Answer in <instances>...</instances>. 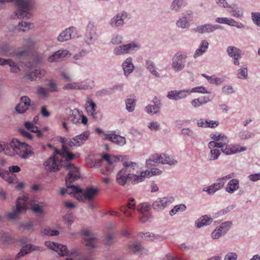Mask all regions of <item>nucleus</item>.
Listing matches in <instances>:
<instances>
[{
	"label": "nucleus",
	"instance_id": "obj_1",
	"mask_svg": "<svg viewBox=\"0 0 260 260\" xmlns=\"http://www.w3.org/2000/svg\"><path fill=\"white\" fill-rule=\"evenodd\" d=\"M79 157V153L73 154L64 145H62L61 150H58L56 149L53 155L46 159L43 163V166L48 171L56 172L62 167H65L67 169L68 165H74L68 162Z\"/></svg>",
	"mask_w": 260,
	"mask_h": 260
},
{
	"label": "nucleus",
	"instance_id": "obj_2",
	"mask_svg": "<svg viewBox=\"0 0 260 260\" xmlns=\"http://www.w3.org/2000/svg\"><path fill=\"white\" fill-rule=\"evenodd\" d=\"M6 153L9 155L17 154L23 159H27L34 155L30 146L16 139H13L7 146Z\"/></svg>",
	"mask_w": 260,
	"mask_h": 260
},
{
	"label": "nucleus",
	"instance_id": "obj_3",
	"mask_svg": "<svg viewBox=\"0 0 260 260\" xmlns=\"http://www.w3.org/2000/svg\"><path fill=\"white\" fill-rule=\"evenodd\" d=\"M69 189L68 192L73 193V197L80 201H91L94 200L100 192V189L96 187H87L84 189H81L78 186H72Z\"/></svg>",
	"mask_w": 260,
	"mask_h": 260
},
{
	"label": "nucleus",
	"instance_id": "obj_4",
	"mask_svg": "<svg viewBox=\"0 0 260 260\" xmlns=\"http://www.w3.org/2000/svg\"><path fill=\"white\" fill-rule=\"evenodd\" d=\"M67 170L69 171V173L66 177L67 189L62 188L60 190V193L61 195H63L66 193H67L73 196V193H70L68 192V191L69 189H70V191H71L72 189L70 187L75 186V185H72V182L80 178L79 169L74 165H68L67 166Z\"/></svg>",
	"mask_w": 260,
	"mask_h": 260
},
{
	"label": "nucleus",
	"instance_id": "obj_5",
	"mask_svg": "<svg viewBox=\"0 0 260 260\" xmlns=\"http://www.w3.org/2000/svg\"><path fill=\"white\" fill-rule=\"evenodd\" d=\"M176 162V160L170 157V156H166L164 154L161 155L155 154L151 155L146 161V166L151 167L156 164L173 165Z\"/></svg>",
	"mask_w": 260,
	"mask_h": 260
},
{
	"label": "nucleus",
	"instance_id": "obj_6",
	"mask_svg": "<svg viewBox=\"0 0 260 260\" xmlns=\"http://www.w3.org/2000/svg\"><path fill=\"white\" fill-rule=\"evenodd\" d=\"M27 201V196L24 195L19 197L17 201L16 210L8 213V217L9 219L12 220L15 219L19 213L25 212Z\"/></svg>",
	"mask_w": 260,
	"mask_h": 260
},
{
	"label": "nucleus",
	"instance_id": "obj_7",
	"mask_svg": "<svg viewBox=\"0 0 260 260\" xmlns=\"http://www.w3.org/2000/svg\"><path fill=\"white\" fill-rule=\"evenodd\" d=\"M188 92L208 93L203 86H199L192 88L190 91H171L168 92V97L171 99L178 100L185 98L187 96L186 93Z\"/></svg>",
	"mask_w": 260,
	"mask_h": 260
},
{
	"label": "nucleus",
	"instance_id": "obj_8",
	"mask_svg": "<svg viewBox=\"0 0 260 260\" xmlns=\"http://www.w3.org/2000/svg\"><path fill=\"white\" fill-rule=\"evenodd\" d=\"M45 244L47 247L57 252L61 256L68 255L69 253L73 256H77V251L72 250L71 251H69L65 245L58 244L51 241H46Z\"/></svg>",
	"mask_w": 260,
	"mask_h": 260
},
{
	"label": "nucleus",
	"instance_id": "obj_9",
	"mask_svg": "<svg viewBox=\"0 0 260 260\" xmlns=\"http://www.w3.org/2000/svg\"><path fill=\"white\" fill-rule=\"evenodd\" d=\"M88 137L89 133L85 132L79 135L76 136L68 142H66L64 138H62L61 142L62 143V145H64L67 149L68 146L69 147L80 146L88 139Z\"/></svg>",
	"mask_w": 260,
	"mask_h": 260
},
{
	"label": "nucleus",
	"instance_id": "obj_10",
	"mask_svg": "<svg viewBox=\"0 0 260 260\" xmlns=\"http://www.w3.org/2000/svg\"><path fill=\"white\" fill-rule=\"evenodd\" d=\"M187 56L185 54L177 53L173 58L172 68L175 71L182 70L185 66V59Z\"/></svg>",
	"mask_w": 260,
	"mask_h": 260
},
{
	"label": "nucleus",
	"instance_id": "obj_11",
	"mask_svg": "<svg viewBox=\"0 0 260 260\" xmlns=\"http://www.w3.org/2000/svg\"><path fill=\"white\" fill-rule=\"evenodd\" d=\"M174 201L173 197L158 198L152 204V208L156 210H161Z\"/></svg>",
	"mask_w": 260,
	"mask_h": 260
},
{
	"label": "nucleus",
	"instance_id": "obj_12",
	"mask_svg": "<svg viewBox=\"0 0 260 260\" xmlns=\"http://www.w3.org/2000/svg\"><path fill=\"white\" fill-rule=\"evenodd\" d=\"M92 86H93V82H91L90 84H87V81H82L81 82H70L64 85L63 89L64 90L86 89L89 88H92Z\"/></svg>",
	"mask_w": 260,
	"mask_h": 260
},
{
	"label": "nucleus",
	"instance_id": "obj_13",
	"mask_svg": "<svg viewBox=\"0 0 260 260\" xmlns=\"http://www.w3.org/2000/svg\"><path fill=\"white\" fill-rule=\"evenodd\" d=\"M83 235L84 236V243L88 249L96 247V240L92 233L88 231H84Z\"/></svg>",
	"mask_w": 260,
	"mask_h": 260
},
{
	"label": "nucleus",
	"instance_id": "obj_14",
	"mask_svg": "<svg viewBox=\"0 0 260 260\" xmlns=\"http://www.w3.org/2000/svg\"><path fill=\"white\" fill-rule=\"evenodd\" d=\"M135 210L136 205L134 199H130L125 206L120 208V210L127 217H133Z\"/></svg>",
	"mask_w": 260,
	"mask_h": 260
},
{
	"label": "nucleus",
	"instance_id": "obj_15",
	"mask_svg": "<svg viewBox=\"0 0 260 260\" xmlns=\"http://www.w3.org/2000/svg\"><path fill=\"white\" fill-rule=\"evenodd\" d=\"M77 33L75 28L71 27L62 32L58 37V40L60 42H64L72 38L75 37Z\"/></svg>",
	"mask_w": 260,
	"mask_h": 260
},
{
	"label": "nucleus",
	"instance_id": "obj_16",
	"mask_svg": "<svg viewBox=\"0 0 260 260\" xmlns=\"http://www.w3.org/2000/svg\"><path fill=\"white\" fill-rule=\"evenodd\" d=\"M104 136L105 140L110 141L119 145H123L126 143V140L124 137L116 135L112 132L105 134Z\"/></svg>",
	"mask_w": 260,
	"mask_h": 260
},
{
	"label": "nucleus",
	"instance_id": "obj_17",
	"mask_svg": "<svg viewBox=\"0 0 260 260\" xmlns=\"http://www.w3.org/2000/svg\"><path fill=\"white\" fill-rule=\"evenodd\" d=\"M46 71L44 69L35 70L32 72L27 73L25 77L30 81H36L37 79H41L45 76Z\"/></svg>",
	"mask_w": 260,
	"mask_h": 260
},
{
	"label": "nucleus",
	"instance_id": "obj_18",
	"mask_svg": "<svg viewBox=\"0 0 260 260\" xmlns=\"http://www.w3.org/2000/svg\"><path fill=\"white\" fill-rule=\"evenodd\" d=\"M68 54L69 51L67 50H59L49 56L48 58V61L50 62L58 61L67 56Z\"/></svg>",
	"mask_w": 260,
	"mask_h": 260
},
{
	"label": "nucleus",
	"instance_id": "obj_19",
	"mask_svg": "<svg viewBox=\"0 0 260 260\" xmlns=\"http://www.w3.org/2000/svg\"><path fill=\"white\" fill-rule=\"evenodd\" d=\"M130 175L131 174L128 173L126 168L122 169L118 173L116 181L119 184L124 185L126 183L127 179H129Z\"/></svg>",
	"mask_w": 260,
	"mask_h": 260
},
{
	"label": "nucleus",
	"instance_id": "obj_20",
	"mask_svg": "<svg viewBox=\"0 0 260 260\" xmlns=\"http://www.w3.org/2000/svg\"><path fill=\"white\" fill-rule=\"evenodd\" d=\"M227 52L229 56L234 59V63L236 66L239 64L238 58L241 56V51L234 46H229L227 48Z\"/></svg>",
	"mask_w": 260,
	"mask_h": 260
},
{
	"label": "nucleus",
	"instance_id": "obj_21",
	"mask_svg": "<svg viewBox=\"0 0 260 260\" xmlns=\"http://www.w3.org/2000/svg\"><path fill=\"white\" fill-rule=\"evenodd\" d=\"M138 48V45L135 44H129L128 45L119 46L114 49V53L116 54L122 53H127L131 50H133L135 48Z\"/></svg>",
	"mask_w": 260,
	"mask_h": 260
},
{
	"label": "nucleus",
	"instance_id": "obj_22",
	"mask_svg": "<svg viewBox=\"0 0 260 260\" xmlns=\"http://www.w3.org/2000/svg\"><path fill=\"white\" fill-rule=\"evenodd\" d=\"M225 145V148L222 149V151L224 153L227 155L235 154L245 150L244 147H240L238 145Z\"/></svg>",
	"mask_w": 260,
	"mask_h": 260
},
{
	"label": "nucleus",
	"instance_id": "obj_23",
	"mask_svg": "<svg viewBox=\"0 0 260 260\" xmlns=\"http://www.w3.org/2000/svg\"><path fill=\"white\" fill-rule=\"evenodd\" d=\"M147 177L146 171L144 172H138L136 175H132L129 176V180L133 184H137L143 181L145 178Z\"/></svg>",
	"mask_w": 260,
	"mask_h": 260
},
{
	"label": "nucleus",
	"instance_id": "obj_24",
	"mask_svg": "<svg viewBox=\"0 0 260 260\" xmlns=\"http://www.w3.org/2000/svg\"><path fill=\"white\" fill-rule=\"evenodd\" d=\"M86 42L89 44L92 39L96 38L95 28L93 25L89 23L86 29Z\"/></svg>",
	"mask_w": 260,
	"mask_h": 260
},
{
	"label": "nucleus",
	"instance_id": "obj_25",
	"mask_svg": "<svg viewBox=\"0 0 260 260\" xmlns=\"http://www.w3.org/2000/svg\"><path fill=\"white\" fill-rule=\"evenodd\" d=\"M40 247L34 246L31 245H27L25 246H23L20 250V252L17 254L16 257L19 258L24 256L27 253L30 252L32 251L39 250Z\"/></svg>",
	"mask_w": 260,
	"mask_h": 260
},
{
	"label": "nucleus",
	"instance_id": "obj_26",
	"mask_svg": "<svg viewBox=\"0 0 260 260\" xmlns=\"http://www.w3.org/2000/svg\"><path fill=\"white\" fill-rule=\"evenodd\" d=\"M0 53L2 55L7 56H14L16 54L13 49L8 44L3 45L0 47Z\"/></svg>",
	"mask_w": 260,
	"mask_h": 260
},
{
	"label": "nucleus",
	"instance_id": "obj_27",
	"mask_svg": "<svg viewBox=\"0 0 260 260\" xmlns=\"http://www.w3.org/2000/svg\"><path fill=\"white\" fill-rule=\"evenodd\" d=\"M217 28V27L216 26L210 24H205L197 27L196 30L197 32L202 34L213 32Z\"/></svg>",
	"mask_w": 260,
	"mask_h": 260
},
{
	"label": "nucleus",
	"instance_id": "obj_28",
	"mask_svg": "<svg viewBox=\"0 0 260 260\" xmlns=\"http://www.w3.org/2000/svg\"><path fill=\"white\" fill-rule=\"evenodd\" d=\"M239 188V180L237 179H232L228 183L225 190L227 192L233 193Z\"/></svg>",
	"mask_w": 260,
	"mask_h": 260
},
{
	"label": "nucleus",
	"instance_id": "obj_29",
	"mask_svg": "<svg viewBox=\"0 0 260 260\" xmlns=\"http://www.w3.org/2000/svg\"><path fill=\"white\" fill-rule=\"evenodd\" d=\"M215 21L218 23H224L231 26H235L238 27H240L238 25V23L236 21L231 18L218 17L216 19Z\"/></svg>",
	"mask_w": 260,
	"mask_h": 260
},
{
	"label": "nucleus",
	"instance_id": "obj_30",
	"mask_svg": "<svg viewBox=\"0 0 260 260\" xmlns=\"http://www.w3.org/2000/svg\"><path fill=\"white\" fill-rule=\"evenodd\" d=\"M123 69L125 75H128L131 73L134 68V67L132 62L131 58H127L123 63Z\"/></svg>",
	"mask_w": 260,
	"mask_h": 260
},
{
	"label": "nucleus",
	"instance_id": "obj_31",
	"mask_svg": "<svg viewBox=\"0 0 260 260\" xmlns=\"http://www.w3.org/2000/svg\"><path fill=\"white\" fill-rule=\"evenodd\" d=\"M25 127L29 131L37 134L38 137H41L42 135L40 130L38 127L34 125V123L29 121L25 122L24 123Z\"/></svg>",
	"mask_w": 260,
	"mask_h": 260
},
{
	"label": "nucleus",
	"instance_id": "obj_32",
	"mask_svg": "<svg viewBox=\"0 0 260 260\" xmlns=\"http://www.w3.org/2000/svg\"><path fill=\"white\" fill-rule=\"evenodd\" d=\"M212 222V218L207 215L203 216L196 221L198 228H200L204 225H207Z\"/></svg>",
	"mask_w": 260,
	"mask_h": 260
},
{
	"label": "nucleus",
	"instance_id": "obj_33",
	"mask_svg": "<svg viewBox=\"0 0 260 260\" xmlns=\"http://www.w3.org/2000/svg\"><path fill=\"white\" fill-rule=\"evenodd\" d=\"M233 177H234V174H229L228 176H226L224 177L219 178L217 180L218 181H219V182H217V183H215L212 184L213 186H214V188H215V191L220 189L223 186L224 183L221 182V180L229 179L232 178Z\"/></svg>",
	"mask_w": 260,
	"mask_h": 260
},
{
	"label": "nucleus",
	"instance_id": "obj_34",
	"mask_svg": "<svg viewBox=\"0 0 260 260\" xmlns=\"http://www.w3.org/2000/svg\"><path fill=\"white\" fill-rule=\"evenodd\" d=\"M88 103L89 107L87 108V112L90 114L93 118H97L98 116V113L95 112L96 105L95 103L91 100H89Z\"/></svg>",
	"mask_w": 260,
	"mask_h": 260
},
{
	"label": "nucleus",
	"instance_id": "obj_35",
	"mask_svg": "<svg viewBox=\"0 0 260 260\" xmlns=\"http://www.w3.org/2000/svg\"><path fill=\"white\" fill-rule=\"evenodd\" d=\"M208 47V43L207 41L206 40L203 41L200 48L196 50L194 54V57H197V56L201 55L204 52H205Z\"/></svg>",
	"mask_w": 260,
	"mask_h": 260
},
{
	"label": "nucleus",
	"instance_id": "obj_36",
	"mask_svg": "<svg viewBox=\"0 0 260 260\" xmlns=\"http://www.w3.org/2000/svg\"><path fill=\"white\" fill-rule=\"evenodd\" d=\"M208 47V43L207 41L206 40L203 41L200 48L196 50L194 54V57H197V56L201 55L204 52H205Z\"/></svg>",
	"mask_w": 260,
	"mask_h": 260
},
{
	"label": "nucleus",
	"instance_id": "obj_37",
	"mask_svg": "<svg viewBox=\"0 0 260 260\" xmlns=\"http://www.w3.org/2000/svg\"><path fill=\"white\" fill-rule=\"evenodd\" d=\"M124 16V14H122L121 15L120 14H117L116 17L113 18L111 20V24L113 27H117L119 25L123 24V20L122 18V16Z\"/></svg>",
	"mask_w": 260,
	"mask_h": 260
},
{
	"label": "nucleus",
	"instance_id": "obj_38",
	"mask_svg": "<svg viewBox=\"0 0 260 260\" xmlns=\"http://www.w3.org/2000/svg\"><path fill=\"white\" fill-rule=\"evenodd\" d=\"M81 115L78 111H72L69 117V120L73 123H76L79 122Z\"/></svg>",
	"mask_w": 260,
	"mask_h": 260
},
{
	"label": "nucleus",
	"instance_id": "obj_39",
	"mask_svg": "<svg viewBox=\"0 0 260 260\" xmlns=\"http://www.w3.org/2000/svg\"><path fill=\"white\" fill-rule=\"evenodd\" d=\"M150 205L147 203H143L138 205L137 209L140 214L148 213L149 210Z\"/></svg>",
	"mask_w": 260,
	"mask_h": 260
},
{
	"label": "nucleus",
	"instance_id": "obj_40",
	"mask_svg": "<svg viewBox=\"0 0 260 260\" xmlns=\"http://www.w3.org/2000/svg\"><path fill=\"white\" fill-rule=\"evenodd\" d=\"M22 105L25 106V109H28L30 105V100L26 96L21 97L20 102L17 105V108L20 107Z\"/></svg>",
	"mask_w": 260,
	"mask_h": 260
},
{
	"label": "nucleus",
	"instance_id": "obj_41",
	"mask_svg": "<svg viewBox=\"0 0 260 260\" xmlns=\"http://www.w3.org/2000/svg\"><path fill=\"white\" fill-rule=\"evenodd\" d=\"M211 136L212 139L216 142L224 141V143H228L229 142L227 137L223 134H213Z\"/></svg>",
	"mask_w": 260,
	"mask_h": 260
},
{
	"label": "nucleus",
	"instance_id": "obj_42",
	"mask_svg": "<svg viewBox=\"0 0 260 260\" xmlns=\"http://www.w3.org/2000/svg\"><path fill=\"white\" fill-rule=\"evenodd\" d=\"M32 26V24L26 22H21L18 25V29L23 31L29 30Z\"/></svg>",
	"mask_w": 260,
	"mask_h": 260
},
{
	"label": "nucleus",
	"instance_id": "obj_43",
	"mask_svg": "<svg viewBox=\"0 0 260 260\" xmlns=\"http://www.w3.org/2000/svg\"><path fill=\"white\" fill-rule=\"evenodd\" d=\"M143 237L148 241H154L156 239L160 240L162 239L161 236L155 235L153 233H146L143 234Z\"/></svg>",
	"mask_w": 260,
	"mask_h": 260
},
{
	"label": "nucleus",
	"instance_id": "obj_44",
	"mask_svg": "<svg viewBox=\"0 0 260 260\" xmlns=\"http://www.w3.org/2000/svg\"><path fill=\"white\" fill-rule=\"evenodd\" d=\"M8 65L11 68V72L12 73H17L20 71V68L18 64L11 59L9 61Z\"/></svg>",
	"mask_w": 260,
	"mask_h": 260
},
{
	"label": "nucleus",
	"instance_id": "obj_45",
	"mask_svg": "<svg viewBox=\"0 0 260 260\" xmlns=\"http://www.w3.org/2000/svg\"><path fill=\"white\" fill-rule=\"evenodd\" d=\"M227 144L228 143H224V141H211L209 143L208 146L210 149H212L215 147L221 148L222 149L223 148V146Z\"/></svg>",
	"mask_w": 260,
	"mask_h": 260
},
{
	"label": "nucleus",
	"instance_id": "obj_46",
	"mask_svg": "<svg viewBox=\"0 0 260 260\" xmlns=\"http://www.w3.org/2000/svg\"><path fill=\"white\" fill-rule=\"evenodd\" d=\"M159 103L155 104L154 106H148L146 107V111L148 113L155 114L159 111Z\"/></svg>",
	"mask_w": 260,
	"mask_h": 260
},
{
	"label": "nucleus",
	"instance_id": "obj_47",
	"mask_svg": "<svg viewBox=\"0 0 260 260\" xmlns=\"http://www.w3.org/2000/svg\"><path fill=\"white\" fill-rule=\"evenodd\" d=\"M135 107V100L134 99H128L126 101V109L129 111H133Z\"/></svg>",
	"mask_w": 260,
	"mask_h": 260
},
{
	"label": "nucleus",
	"instance_id": "obj_48",
	"mask_svg": "<svg viewBox=\"0 0 260 260\" xmlns=\"http://www.w3.org/2000/svg\"><path fill=\"white\" fill-rule=\"evenodd\" d=\"M253 136L254 135L252 133L248 131H241L239 133V137L241 139H248Z\"/></svg>",
	"mask_w": 260,
	"mask_h": 260
},
{
	"label": "nucleus",
	"instance_id": "obj_49",
	"mask_svg": "<svg viewBox=\"0 0 260 260\" xmlns=\"http://www.w3.org/2000/svg\"><path fill=\"white\" fill-rule=\"evenodd\" d=\"M186 209V206L183 204H180L179 205H177L174 207L173 209H172L170 212V214L171 215L173 216L175 215L177 212L179 211H184Z\"/></svg>",
	"mask_w": 260,
	"mask_h": 260
},
{
	"label": "nucleus",
	"instance_id": "obj_50",
	"mask_svg": "<svg viewBox=\"0 0 260 260\" xmlns=\"http://www.w3.org/2000/svg\"><path fill=\"white\" fill-rule=\"evenodd\" d=\"M146 172L147 177H150L152 176L160 175L161 174L162 171L157 168H153L151 171L146 170Z\"/></svg>",
	"mask_w": 260,
	"mask_h": 260
},
{
	"label": "nucleus",
	"instance_id": "obj_51",
	"mask_svg": "<svg viewBox=\"0 0 260 260\" xmlns=\"http://www.w3.org/2000/svg\"><path fill=\"white\" fill-rule=\"evenodd\" d=\"M102 158L106 161L109 165H112L116 161L117 158L115 156H111L108 154H104Z\"/></svg>",
	"mask_w": 260,
	"mask_h": 260
},
{
	"label": "nucleus",
	"instance_id": "obj_52",
	"mask_svg": "<svg viewBox=\"0 0 260 260\" xmlns=\"http://www.w3.org/2000/svg\"><path fill=\"white\" fill-rule=\"evenodd\" d=\"M251 17L254 23L257 26H260V13L252 12L251 13Z\"/></svg>",
	"mask_w": 260,
	"mask_h": 260
},
{
	"label": "nucleus",
	"instance_id": "obj_53",
	"mask_svg": "<svg viewBox=\"0 0 260 260\" xmlns=\"http://www.w3.org/2000/svg\"><path fill=\"white\" fill-rule=\"evenodd\" d=\"M211 149V150L210 151L209 158L210 160H215L217 159L219 156L220 151L217 149L213 148Z\"/></svg>",
	"mask_w": 260,
	"mask_h": 260
},
{
	"label": "nucleus",
	"instance_id": "obj_54",
	"mask_svg": "<svg viewBox=\"0 0 260 260\" xmlns=\"http://www.w3.org/2000/svg\"><path fill=\"white\" fill-rule=\"evenodd\" d=\"M247 77V69L246 68L240 69L238 71V78L246 79Z\"/></svg>",
	"mask_w": 260,
	"mask_h": 260
},
{
	"label": "nucleus",
	"instance_id": "obj_55",
	"mask_svg": "<svg viewBox=\"0 0 260 260\" xmlns=\"http://www.w3.org/2000/svg\"><path fill=\"white\" fill-rule=\"evenodd\" d=\"M232 225V222L230 221H227L222 223L220 226V228L222 231L223 233H225L231 228Z\"/></svg>",
	"mask_w": 260,
	"mask_h": 260
},
{
	"label": "nucleus",
	"instance_id": "obj_56",
	"mask_svg": "<svg viewBox=\"0 0 260 260\" xmlns=\"http://www.w3.org/2000/svg\"><path fill=\"white\" fill-rule=\"evenodd\" d=\"M147 68L148 69L151 73L156 76H158V72L155 70V68L153 66V64L151 61H147Z\"/></svg>",
	"mask_w": 260,
	"mask_h": 260
},
{
	"label": "nucleus",
	"instance_id": "obj_57",
	"mask_svg": "<svg viewBox=\"0 0 260 260\" xmlns=\"http://www.w3.org/2000/svg\"><path fill=\"white\" fill-rule=\"evenodd\" d=\"M43 232L45 235L48 236H56L59 234L58 231L50 229H44Z\"/></svg>",
	"mask_w": 260,
	"mask_h": 260
},
{
	"label": "nucleus",
	"instance_id": "obj_58",
	"mask_svg": "<svg viewBox=\"0 0 260 260\" xmlns=\"http://www.w3.org/2000/svg\"><path fill=\"white\" fill-rule=\"evenodd\" d=\"M31 210L36 213L41 214L43 212V207L38 204H34L31 207Z\"/></svg>",
	"mask_w": 260,
	"mask_h": 260
},
{
	"label": "nucleus",
	"instance_id": "obj_59",
	"mask_svg": "<svg viewBox=\"0 0 260 260\" xmlns=\"http://www.w3.org/2000/svg\"><path fill=\"white\" fill-rule=\"evenodd\" d=\"M182 3V0H174L172 3V9L175 10H178L181 7Z\"/></svg>",
	"mask_w": 260,
	"mask_h": 260
},
{
	"label": "nucleus",
	"instance_id": "obj_60",
	"mask_svg": "<svg viewBox=\"0 0 260 260\" xmlns=\"http://www.w3.org/2000/svg\"><path fill=\"white\" fill-rule=\"evenodd\" d=\"M191 105L194 107H199L205 104H206V102H203V101H200V99H196L194 100H193L191 102Z\"/></svg>",
	"mask_w": 260,
	"mask_h": 260
},
{
	"label": "nucleus",
	"instance_id": "obj_61",
	"mask_svg": "<svg viewBox=\"0 0 260 260\" xmlns=\"http://www.w3.org/2000/svg\"><path fill=\"white\" fill-rule=\"evenodd\" d=\"M223 234L221 229L219 228L218 229L215 230L211 234V236L213 239H218L221 235Z\"/></svg>",
	"mask_w": 260,
	"mask_h": 260
},
{
	"label": "nucleus",
	"instance_id": "obj_62",
	"mask_svg": "<svg viewBox=\"0 0 260 260\" xmlns=\"http://www.w3.org/2000/svg\"><path fill=\"white\" fill-rule=\"evenodd\" d=\"M177 25L178 27L185 28L188 26V22L185 18H183V19H180L177 22Z\"/></svg>",
	"mask_w": 260,
	"mask_h": 260
},
{
	"label": "nucleus",
	"instance_id": "obj_63",
	"mask_svg": "<svg viewBox=\"0 0 260 260\" xmlns=\"http://www.w3.org/2000/svg\"><path fill=\"white\" fill-rule=\"evenodd\" d=\"M237 258V255L236 253L230 252L225 256L224 260H236Z\"/></svg>",
	"mask_w": 260,
	"mask_h": 260
},
{
	"label": "nucleus",
	"instance_id": "obj_64",
	"mask_svg": "<svg viewBox=\"0 0 260 260\" xmlns=\"http://www.w3.org/2000/svg\"><path fill=\"white\" fill-rule=\"evenodd\" d=\"M0 238L2 239V240L5 241H8L11 238L10 235L8 233H6L3 231L0 232Z\"/></svg>",
	"mask_w": 260,
	"mask_h": 260
}]
</instances>
